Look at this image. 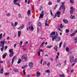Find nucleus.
Masks as SVG:
<instances>
[{
    "label": "nucleus",
    "mask_w": 77,
    "mask_h": 77,
    "mask_svg": "<svg viewBox=\"0 0 77 77\" xmlns=\"http://www.w3.org/2000/svg\"><path fill=\"white\" fill-rule=\"evenodd\" d=\"M57 5L55 6V8H54V9L55 10V9H56V8H57Z\"/></svg>",
    "instance_id": "54"
},
{
    "label": "nucleus",
    "mask_w": 77,
    "mask_h": 77,
    "mask_svg": "<svg viewBox=\"0 0 77 77\" xmlns=\"http://www.w3.org/2000/svg\"><path fill=\"white\" fill-rule=\"evenodd\" d=\"M44 42H43L41 45H40V47H42L43 45H44Z\"/></svg>",
    "instance_id": "33"
},
{
    "label": "nucleus",
    "mask_w": 77,
    "mask_h": 77,
    "mask_svg": "<svg viewBox=\"0 0 77 77\" xmlns=\"http://www.w3.org/2000/svg\"><path fill=\"white\" fill-rule=\"evenodd\" d=\"M50 12H51V16H53V13H52V12H51V11Z\"/></svg>",
    "instance_id": "58"
},
{
    "label": "nucleus",
    "mask_w": 77,
    "mask_h": 77,
    "mask_svg": "<svg viewBox=\"0 0 77 77\" xmlns=\"http://www.w3.org/2000/svg\"><path fill=\"white\" fill-rule=\"evenodd\" d=\"M4 49V46H2V48H1L0 50L1 51H3Z\"/></svg>",
    "instance_id": "25"
},
{
    "label": "nucleus",
    "mask_w": 77,
    "mask_h": 77,
    "mask_svg": "<svg viewBox=\"0 0 77 77\" xmlns=\"http://www.w3.org/2000/svg\"><path fill=\"white\" fill-rule=\"evenodd\" d=\"M42 61H43V59H42L41 60V61L40 62L41 64H42Z\"/></svg>",
    "instance_id": "55"
},
{
    "label": "nucleus",
    "mask_w": 77,
    "mask_h": 77,
    "mask_svg": "<svg viewBox=\"0 0 77 77\" xmlns=\"http://www.w3.org/2000/svg\"><path fill=\"white\" fill-rule=\"evenodd\" d=\"M45 72H47V73H49L50 72V70L48 69L47 70L45 71Z\"/></svg>",
    "instance_id": "31"
},
{
    "label": "nucleus",
    "mask_w": 77,
    "mask_h": 77,
    "mask_svg": "<svg viewBox=\"0 0 77 77\" xmlns=\"http://www.w3.org/2000/svg\"><path fill=\"white\" fill-rule=\"evenodd\" d=\"M9 73H5V75H8Z\"/></svg>",
    "instance_id": "49"
},
{
    "label": "nucleus",
    "mask_w": 77,
    "mask_h": 77,
    "mask_svg": "<svg viewBox=\"0 0 77 77\" xmlns=\"http://www.w3.org/2000/svg\"><path fill=\"white\" fill-rule=\"evenodd\" d=\"M58 57H59V56L58 55L56 57V58L55 59V60H56V61H57V59H58Z\"/></svg>",
    "instance_id": "45"
},
{
    "label": "nucleus",
    "mask_w": 77,
    "mask_h": 77,
    "mask_svg": "<svg viewBox=\"0 0 77 77\" xmlns=\"http://www.w3.org/2000/svg\"><path fill=\"white\" fill-rule=\"evenodd\" d=\"M33 65V63L32 62H31L29 63V67H30L31 68H32V66Z\"/></svg>",
    "instance_id": "13"
},
{
    "label": "nucleus",
    "mask_w": 77,
    "mask_h": 77,
    "mask_svg": "<svg viewBox=\"0 0 77 77\" xmlns=\"http://www.w3.org/2000/svg\"><path fill=\"white\" fill-rule=\"evenodd\" d=\"M44 11H42V14H40V17H39L40 18H43V17L44 16Z\"/></svg>",
    "instance_id": "7"
},
{
    "label": "nucleus",
    "mask_w": 77,
    "mask_h": 77,
    "mask_svg": "<svg viewBox=\"0 0 77 77\" xmlns=\"http://www.w3.org/2000/svg\"><path fill=\"white\" fill-rule=\"evenodd\" d=\"M54 39H55V41L57 42L59 41H60V37L59 36H57L56 35H54L52 38V41H54Z\"/></svg>",
    "instance_id": "1"
},
{
    "label": "nucleus",
    "mask_w": 77,
    "mask_h": 77,
    "mask_svg": "<svg viewBox=\"0 0 77 77\" xmlns=\"http://www.w3.org/2000/svg\"><path fill=\"white\" fill-rule=\"evenodd\" d=\"M7 16L9 17V16H10V14H9V13H8L7 14Z\"/></svg>",
    "instance_id": "57"
},
{
    "label": "nucleus",
    "mask_w": 77,
    "mask_h": 77,
    "mask_svg": "<svg viewBox=\"0 0 77 77\" xmlns=\"http://www.w3.org/2000/svg\"><path fill=\"white\" fill-rule=\"evenodd\" d=\"M17 0H14L13 1L14 4L15 5H17L19 7H20V4L18 3V2H17Z\"/></svg>",
    "instance_id": "4"
},
{
    "label": "nucleus",
    "mask_w": 77,
    "mask_h": 77,
    "mask_svg": "<svg viewBox=\"0 0 77 77\" xmlns=\"http://www.w3.org/2000/svg\"><path fill=\"white\" fill-rule=\"evenodd\" d=\"M37 32L38 33H39V29H38V28H37Z\"/></svg>",
    "instance_id": "59"
},
{
    "label": "nucleus",
    "mask_w": 77,
    "mask_h": 77,
    "mask_svg": "<svg viewBox=\"0 0 77 77\" xmlns=\"http://www.w3.org/2000/svg\"><path fill=\"white\" fill-rule=\"evenodd\" d=\"M24 27V25H22L21 26H20L19 28H18V29L20 30V29H23Z\"/></svg>",
    "instance_id": "8"
},
{
    "label": "nucleus",
    "mask_w": 77,
    "mask_h": 77,
    "mask_svg": "<svg viewBox=\"0 0 77 77\" xmlns=\"http://www.w3.org/2000/svg\"><path fill=\"white\" fill-rule=\"evenodd\" d=\"M50 66V62H48L47 64V66Z\"/></svg>",
    "instance_id": "47"
},
{
    "label": "nucleus",
    "mask_w": 77,
    "mask_h": 77,
    "mask_svg": "<svg viewBox=\"0 0 77 77\" xmlns=\"http://www.w3.org/2000/svg\"><path fill=\"white\" fill-rule=\"evenodd\" d=\"M2 38V33L0 34V40Z\"/></svg>",
    "instance_id": "38"
},
{
    "label": "nucleus",
    "mask_w": 77,
    "mask_h": 77,
    "mask_svg": "<svg viewBox=\"0 0 77 77\" xmlns=\"http://www.w3.org/2000/svg\"><path fill=\"white\" fill-rule=\"evenodd\" d=\"M75 16H72V15H71V16H70V18H71V19H73V18H74V17H75Z\"/></svg>",
    "instance_id": "37"
},
{
    "label": "nucleus",
    "mask_w": 77,
    "mask_h": 77,
    "mask_svg": "<svg viewBox=\"0 0 77 77\" xmlns=\"http://www.w3.org/2000/svg\"><path fill=\"white\" fill-rule=\"evenodd\" d=\"M75 35V32H73V33L71 34L70 35V36L72 37V36H74Z\"/></svg>",
    "instance_id": "21"
},
{
    "label": "nucleus",
    "mask_w": 77,
    "mask_h": 77,
    "mask_svg": "<svg viewBox=\"0 0 77 77\" xmlns=\"http://www.w3.org/2000/svg\"><path fill=\"white\" fill-rule=\"evenodd\" d=\"M63 46L64 48H65V47H66V43H65L63 45Z\"/></svg>",
    "instance_id": "48"
},
{
    "label": "nucleus",
    "mask_w": 77,
    "mask_h": 77,
    "mask_svg": "<svg viewBox=\"0 0 77 77\" xmlns=\"http://www.w3.org/2000/svg\"><path fill=\"white\" fill-rule=\"evenodd\" d=\"M74 40H77V37L75 38H74Z\"/></svg>",
    "instance_id": "63"
},
{
    "label": "nucleus",
    "mask_w": 77,
    "mask_h": 77,
    "mask_svg": "<svg viewBox=\"0 0 77 77\" xmlns=\"http://www.w3.org/2000/svg\"><path fill=\"white\" fill-rule=\"evenodd\" d=\"M39 51V52H43V51H44V50H43V49H40Z\"/></svg>",
    "instance_id": "52"
},
{
    "label": "nucleus",
    "mask_w": 77,
    "mask_h": 77,
    "mask_svg": "<svg viewBox=\"0 0 77 77\" xmlns=\"http://www.w3.org/2000/svg\"><path fill=\"white\" fill-rule=\"evenodd\" d=\"M59 75L60 77H65V74H59Z\"/></svg>",
    "instance_id": "17"
},
{
    "label": "nucleus",
    "mask_w": 77,
    "mask_h": 77,
    "mask_svg": "<svg viewBox=\"0 0 77 77\" xmlns=\"http://www.w3.org/2000/svg\"><path fill=\"white\" fill-rule=\"evenodd\" d=\"M3 71L4 70H3V68H2L0 71V74H3Z\"/></svg>",
    "instance_id": "16"
},
{
    "label": "nucleus",
    "mask_w": 77,
    "mask_h": 77,
    "mask_svg": "<svg viewBox=\"0 0 77 77\" xmlns=\"http://www.w3.org/2000/svg\"><path fill=\"white\" fill-rule=\"evenodd\" d=\"M21 62V59H18V61L17 62L18 64H19V63H20Z\"/></svg>",
    "instance_id": "22"
},
{
    "label": "nucleus",
    "mask_w": 77,
    "mask_h": 77,
    "mask_svg": "<svg viewBox=\"0 0 77 77\" xmlns=\"http://www.w3.org/2000/svg\"><path fill=\"white\" fill-rule=\"evenodd\" d=\"M25 55H23L22 56V59H24V56H25Z\"/></svg>",
    "instance_id": "50"
},
{
    "label": "nucleus",
    "mask_w": 77,
    "mask_h": 77,
    "mask_svg": "<svg viewBox=\"0 0 77 77\" xmlns=\"http://www.w3.org/2000/svg\"><path fill=\"white\" fill-rule=\"evenodd\" d=\"M30 76V75H26L27 77H29Z\"/></svg>",
    "instance_id": "62"
},
{
    "label": "nucleus",
    "mask_w": 77,
    "mask_h": 77,
    "mask_svg": "<svg viewBox=\"0 0 77 77\" xmlns=\"http://www.w3.org/2000/svg\"><path fill=\"white\" fill-rule=\"evenodd\" d=\"M69 32V30L68 29H66L65 30V32L66 33H68Z\"/></svg>",
    "instance_id": "26"
},
{
    "label": "nucleus",
    "mask_w": 77,
    "mask_h": 77,
    "mask_svg": "<svg viewBox=\"0 0 77 77\" xmlns=\"http://www.w3.org/2000/svg\"><path fill=\"white\" fill-rule=\"evenodd\" d=\"M53 46L51 45L49 46H47V48H51V47H52Z\"/></svg>",
    "instance_id": "28"
},
{
    "label": "nucleus",
    "mask_w": 77,
    "mask_h": 77,
    "mask_svg": "<svg viewBox=\"0 0 77 77\" xmlns=\"http://www.w3.org/2000/svg\"><path fill=\"white\" fill-rule=\"evenodd\" d=\"M9 53H10L9 55V57H12L13 56H14V51L12 50V49H10L9 50Z\"/></svg>",
    "instance_id": "2"
},
{
    "label": "nucleus",
    "mask_w": 77,
    "mask_h": 77,
    "mask_svg": "<svg viewBox=\"0 0 77 77\" xmlns=\"http://www.w3.org/2000/svg\"><path fill=\"white\" fill-rule=\"evenodd\" d=\"M8 48V46H6L5 47V50H6Z\"/></svg>",
    "instance_id": "51"
},
{
    "label": "nucleus",
    "mask_w": 77,
    "mask_h": 77,
    "mask_svg": "<svg viewBox=\"0 0 77 77\" xmlns=\"http://www.w3.org/2000/svg\"><path fill=\"white\" fill-rule=\"evenodd\" d=\"M59 31H60L61 32H62L63 31L60 28H58V29Z\"/></svg>",
    "instance_id": "41"
},
{
    "label": "nucleus",
    "mask_w": 77,
    "mask_h": 77,
    "mask_svg": "<svg viewBox=\"0 0 77 77\" xmlns=\"http://www.w3.org/2000/svg\"><path fill=\"white\" fill-rule=\"evenodd\" d=\"M16 58V56H15L13 58L12 60V64H13L14 63V59Z\"/></svg>",
    "instance_id": "14"
},
{
    "label": "nucleus",
    "mask_w": 77,
    "mask_h": 77,
    "mask_svg": "<svg viewBox=\"0 0 77 77\" xmlns=\"http://www.w3.org/2000/svg\"><path fill=\"white\" fill-rule=\"evenodd\" d=\"M23 72L24 75H26V71L25 69H23Z\"/></svg>",
    "instance_id": "36"
},
{
    "label": "nucleus",
    "mask_w": 77,
    "mask_h": 77,
    "mask_svg": "<svg viewBox=\"0 0 77 77\" xmlns=\"http://www.w3.org/2000/svg\"><path fill=\"white\" fill-rule=\"evenodd\" d=\"M7 55V53H6V54H4L2 56V58L3 59H5V57H6V56Z\"/></svg>",
    "instance_id": "23"
},
{
    "label": "nucleus",
    "mask_w": 77,
    "mask_h": 77,
    "mask_svg": "<svg viewBox=\"0 0 77 77\" xmlns=\"http://www.w3.org/2000/svg\"><path fill=\"white\" fill-rule=\"evenodd\" d=\"M58 17H60V11H57L56 14Z\"/></svg>",
    "instance_id": "6"
},
{
    "label": "nucleus",
    "mask_w": 77,
    "mask_h": 77,
    "mask_svg": "<svg viewBox=\"0 0 77 77\" xmlns=\"http://www.w3.org/2000/svg\"><path fill=\"white\" fill-rule=\"evenodd\" d=\"M24 59V60L25 61H27V59H28L27 57H25Z\"/></svg>",
    "instance_id": "34"
},
{
    "label": "nucleus",
    "mask_w": 77,
    "mask_h": 77,
    "mask_svg": "<svg viewBox=\"0 0 77 77\" xmlns=\"http://www.w3.org/2000/svg\"><path fill=\"white\" fill-rule=\"evenodd\" d=\"M63 21L64 23H68V21L67 20L64 19H63Z\"/></svg>",
    "instance_id": "12"
},
{
    "label": "nucleus",
    "mask_w": 77,
    "mask_h": 77,
    "mask_svg": "<svg viewBox=\"0 0 77 77\" xmlns=\"http://www.w3.org/2000/svg\"><path fill=\"white\" fill-rule=\"evenodd\" d=\"M70 2L72 4H73L74 3V1L72 0H70Z\"/></svg>",
    "instance_id": "30"
},
{
    "label": "nucleus",
    "mask_w": 77,
    "mask_h": 77,
    "mask_svg": "<svg viewBox=\"0 0 77 77\" xmlns=\"http://www.w3.org/2000/svg\"><path fill=\"white\" fill-rule=\"evenodd\" d=\"M0 44H2V46H4L5 45V42L4 41H1L0 42Z\"/></svg>",
    "instance_id": "10"
},
{
    "label": "nucleus",
    "mask_w": 77,
    "mask_h": 77,
    "mask_svg": "<svg viewBox=\"0 0 77 77\" xmlns=\"http://www.w3.org/2000/svg\"><path fill=\"white\" fill-rule=\"evenodd\" d=\"M18 18H22L21 17V15L20 14H18Z\"/></svg>",
    "instance_id": "29"
},
{
    "label": "nucleus",
    "mask_w": 77,
    "mask_h": 77,
    "mask_svg": "<svg viewBox=\"0 0 77 77\" xmlns=\"http://www.w3.org/2000/svg\"><path fill=\"white\" fill-rule=\"evenodd\" d=\"M30 12H31V11L30 10H28V12H27L28 15H30Z\"/></svg>",
    "instance_id": "27"
},
{
    "label": "nucleus",
    "mask_w": 77,
    "mask_h": 77,
    "mask_svg": "<svg viewBox=\"0 0 77 77\" xmlns=\"http://www.w3.org/2000/svg\"><path fill=\"white\" fill-rule=\"evenodd\" d=\"M43 65H46V62L45 61L43 63Z\"/></svg>",
    "instance_id": "42"
},
{
    "label": "nucleus",
    "mask_w": 77,
    "mask_h": 77,
    "mask_svg": "<svg viewBox=\"0 0 77 77\" xmlns=\"http://www.w3.org/2000/svg\"><path fill=\"white\" fill-rule=\"evenodd\" d=\"M61 8V9H64V11L65 10V5H62L60 7Z\"/></svg>",
    "instance_id": "11"
},
{
    "label": "nucleus",
    "mask_w": 77,
    "mask_h": 77,
    "mask_svg": "<svg viewBox=\"0 0 77 77\" xmlns=\"http://www.w3.org/2000/svg\"><path fill=\"white\" fill-rule=\"evenodd\" d=\"M75 44L77 43V40H75Z\"/></svg>",
    "instance_id": "64"
},
{
    "label": "nucleus",
    "mask_w": 77,
    "mask_h": 77,
    "mask_svg": "<svg viewBox=\"0 0 77 77\" xmlns=\"http://www.w3.org/2000/svg\"><path fill=\"white\" fill-rule=\"evenodd\" d=\"M57 2L58 3H60V0H57Z\"/></svg>",
    "instance_id": "56"
},
{
    "label": "nucleus",
    "mask_w": 77,
    "mask_h": 77,
    "mask_svg": "<svg viewBox=\"0 0 77 77\" xmlns=\"http://www.w3.org/2000/svg\"><path fill=\"white\" fill-rule=\"evenodd\" d=\"M63 26L62 25V24H61L60 26V29H62V28H63Z\"/></svg>",
    "instance_id": "35"
},
{
    "label": "nucleus",
    "mask_w": 77,
    "mask_h": 77,
    "mask_svg": "<svg viewBox=\"0 0 77 77\" xmlns=\"http://www.w3.org/2000/svg\"><path fill=\"white\" fill-rule=\"evenodd\" d=\"M74 10H75V9L73 8V7L72 6L70 7V13L71 14H73V12L74 11Z\"/></svg>",
    "instance_id": "3"
},
{
    "label": "nucleus",
    "mask_w": 77,
    "mask_h": 77,
    "mask_svg": "<svg viewBox=\"0 0 77 77\" xmlns=\"http://www.w3.org/2000/svg\"><path fill=\"white\" fill-rule=\"evenodd\" d=\"M36 74L37 76L38 77H39L41 75V73H40L39 71H38L36 72Z\"/></svg>",
    "instance_id": "9"
},
{
    "label": "nucleus",
    "mask_w": 77,
    "mask_h": 77,
    "mask_svg": "<svg viewBox=\"0 0 77 77\" xmlns=\"http://www.w3.org/2000/svg\"><path fill=\"white\" fill-rule=\"evenodd\" d=\"M38 26H39V27H40V26H41V23H38Z\"/></svg>",
    "instance_id": "46"
},
{
    "label": "nucleus",
    "mask_w": 77,
    "mask_h": 77,
    "mask_svg": "<svg viewBox=\"0 0 77 77\" xmlns=\"http://www.w3.org/2000/svg\"><path fill=\"white\" fill-rule=\"evenodd\" d=\"M57 48V46H55L54 47V49L55 50V51H57V50H58V49Z\"/></svg>",
    "instance_id": "18"
},
{
    "label": "nucleus",
    "mask_w": 77,
    "mask_h": 77,
    "mask_svg": "<svg viewBox=\"0 0 77 77\" xmlns=\"http://www.w3.org/2000/svg\"><path fill=\"white\" fill-rule=\"evenodd\" d=\"M70 61L71 63H72L73 61H74V56L72 55L70 57Z\"/></svg>",
    "instance_id": "5"
},
{
    "label": "nucleus",
    "mask_w": 77,
    "mask_h": 77,
    "mask_svg": "<svg viewBox=\"0 0 77 77\" xmlns=\"http://www.w3.org/2000/svg\"><path fill=\"white\" fill-rule=\"evenodd\" d=\"M48 20V19H47L46 21V22L45 23V26H48V25L47 24V20Z\"/></svg>",
    "instance_id": "39"
},
{
    "label": "nucleus",
    "mask_w": 77,
    "mask_h": 77,
    "mask_svg": "<svg viewBox=\"0 0 77 77\" xmlns=\"http://www.w3.org/2000/svg\"><path fill=\"white\" fill-rule=\"evenodd\" d=\"M69 48H68V47H67L66 48V50L67 51H69Z\"/></svg>",
    "instance_id": "32"
},
{
    "label": "nucleus",
    "mask_w": 77,
    "mask_h": 77,
    "mask_svg": "<svg viewBox=\"0 0 77 77\" xmlns=\"http://www.w3.org/2000/svg\"><path fill=\"white\" fill-rule=\"evenodd\" d=\"M14 71V72H19V71L18 70V69H13Z\"/></svg>",
    "instance_id": "19"
},
{
    "label": "nucleus",
    "mask_w": 77,
    "mask_h": 77,
    "mask_svg": "<svg viewBox=\"0 0 77 77\" xmlns=\"http://www.w3.org/2000/svg\"><path fill=\"white\" fill-rule=\"evenodd\" d=\"M56 16H57V14H55V16L54 17V19L55 18H56Z\"/></svg>",
    "instance_id": "60"
},
{
    "label": "nucleus",
    "mask_w": 77,
    "mask_h": 77,
    "mask_svg": "<svg viewBox=\"0 0 77 77\" xmlns=\"http://www.w3.org/2000/svg\"><path fill=\"white\" fill-rule=\"evenodd\" d=\"M40 54L41 53H40V52H39V51H38V54L39 56H41V55H40Z\"/></svg>",
    "instance_id": "43"
},
{
    "label": "nucleus",
    "mask_w": 77,
    "mask_h": 77,
    "mask_svg": "<svg viewBox=\"0 0 77 77\" xmlns=\"http://www.w3.org/2000/svg\"><path fill=\"white\" fill-rule=\"evenodd\" d=\"M48 4L49 5H52V3L51 2H49Z\"/></svg>",
    "instance_id": "44"
},
{
    "label": "nucleus",
    "mask_w": 77,
    "mask_h": 77,
    "mask_svg": "<svg viewBox=\"0 0 77 77\" xmlns=\"http://www.w3.org/2000/svg\"><path fill=\"white\" fill-rule=\"evenodd\" d=\"M29 30H33V29H34V28L33 26H30L29 28Z\"/></svg>",
    "instance_id": "15"
},
{
    "label": "nucleus",
    "mask_w": 77,
    "mask_h": 77,
    "mask_svg": "<svg viewBox=\"0 0 77 77\" xmlns=\"http://www.w3.org/2000/svg\"><path fill=\"white\" fill-rule=\"evenodd\" d=\"M17 24H18V23H17V22H15V23H14V25L15 27L16 26H17Z\"/></svg>",
    "instance_id": "40"
},
{
    "label": "nucleus",
    "mask_w": 77,
    "mask_h": 77,
    "mask_svg": "<svg viewBox=\"0 0 77 77\" xmlns=\"http://www.w3.org/2000/svg\"><path fill=\"white\" fill-rule=\"evenodd\" d=\"M77 60V58H76L73 61V62H75Z\"/></svg>",
    "instance_id": "53"
},
{
    "label": "nucleus",
    "mask_w": 77,
    "mask_h": 77,
    "mask_svg": "<svg viewBox=\"0 0 77 77\" xmlns=\"http://www.w3.org/2000/svg\"><path fill=\"white\" fill-rule=\"evenodd\" d=\"M16 46H17V44H14V48H15L16 47Z\"/></svg>",
    "instance_id": "61"
},
{
    "label": "nucleus",
    "mask_w": 77,
    "mask_h": 77,
    "mask_svg": "<svg viewBox=\"0 0 77 77\" xmlns=\"http://www.w3.org/2000/svg\"><path fill=\"white\" fill-rule=\"evenodd\" d=\"M56 33V32H52L51 33V34L50 35V36H52V35H54Z\"/></svg>",
    "instance_id": "20"
},
{
    "label": "nucleus",
    "mask_w": 77,
    "mask_h": 77,
    "mask_svg": "<svg viewBox=\"0 0 77 77\" xmlns=\"http://www.w3.org/2000/svg\"><path fill=\"white\" fill-rule=\"evenodd\" d=\"M20 35H21V31H19L18 32V37H20Z\"/></svg>",
    "instance_id": "24"
}]
</instances>
